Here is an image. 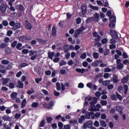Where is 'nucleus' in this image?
Masks as SVG:
<instances>
[{
  "label": "nucleus",
  "instance_id": "1",
  "mask_svg": "<svg viewBox=\"0 0 129 129\" xmlns=\"http://www.w3.org/2000/svg\"><path fill=\"white\" fill-rule=\"evenodd\" d=\"M124 90V93L125 94H126L127 93V90H128V87L127 86L124 85V88H122V86H120L118 88V90L119 91V92H121L122 90Z\"/></svg>",
  "mask_w": 129,
  "mask_h": 129
},
{
  "label": "nucleus",
  "instance_id": "2",
  "mask_svg": "<svg viewBox=\"0 0 129 129\" xmlns=\"http://www.w3.org/2000/svg\"><path fill=\"white\" fill-rule=\"evenodd\" d=\"M92 121H91V120H89L87 122L84 123V128H87V127L89 128L92 126Z\"/></svg>",
  "mask_w": 129,
  "mask_h": 129
},
{
  "label": "nucleus",
  "instance_id": "3",
  "mask_svg": "<svg viewBox=\"0 0 129 129\" xmlns=\"http://www.w3.org/2000/svg\"><path fill=\"white\" fill-rule=\"evenodd\" d=\"M16 8L17 9V10H19L20 12L19 13V17H20V16H21L22 15V12H23V11H24V7L23 6V5H17L16 6Z\"/></svg>",
  "mask_w": 129,
  "mask_h": 129
},
{
  "label": "nucleus",
  "instance_id": "4",
  "mask_svg": "<svg viewBox=\"0 0 129 129\" xmlns=\"http://www.w3.org/2000/svg\"><path fill=\"white\" fill-rule=\"evenodd\" d=\"M7 9H8V7L5 5H2L0 7V11L2 14H5V13H6Z\"/></svg>",
  "mask_w": 129,
  "mask_h": 129
},
{
  "label": "nucleus",
  "instance_id": "5",
  "mask_svg": "<svg viewBox=\"0 0 129 129\" xmlns=\"http://www.w3.org/2000/svg\"><path fill=\"white\" fill-rule=\"evenodd\" d=\"M61 85L62 91H64V90H65V87H69V86H70V84H69V83L67 82H65L64 85L63 83H61Z\"/></svg>",
  "mask_w": 129,
  "mask_h": 129
},
{
  "label": "nucleus",
  "instance_id": "6",
  "mask_svg": "<svg viewBox=\"0 0 129 129\" xmlns=\"http://www.w3.org/2000/svg\"><path fill=\"white\" fill-rule=\"evenodd\" d=\"M81 9H82V14L83 16L84 17V16H85V14H86L87 12V8L86 7V6L84 5H82L81 6Z\"/></svg>",
  "mask_w": 129,
  "mask_h": 129
},
{
  "label": "nucleus",
  "instance_id": "7",
  "mask_svg": "<svg viewBox=\"0 0 129 129\" xmlns=\"http://www.w3.org/2000/svg\"><path fill=\"white\" fill-rule=\"evenodd\" d=\"M89 110V111H99V109L95 107L94 105H91L90 109Z\"/></svg>",
  "mask_w": 129,
  "mask_h": 129
},
{
  "label": "nucleus",
  "instance_id": "8",
  "mask_svg": "<svg viewBox=\"0 0 129 129\" xmlns=\"http://www.w3.org/2000/svg\"><path fill=\"white\" fill-rule=\"evenodd\" d=\"M25 27L26 29H28V30H31L32 29V24L29 23L28 21L25 20Z\"/></svg>",
  "mask_w": 129,
  "mask_h": 129
},
{
  "label": "nucleus",
  "instance_id": "9",
  "mask_svg": "<svg viewBox=\"0 0 129 129\" xmlns=\"http://www.w3.org/2000/svg\"><path fill=\"white\" fill-rule=\"evenodd\" d=\"M10 82V78H3L2 84L3 85H7Z\"/></svg>",
  "mask_w": 129,
  "mask_h": 129
},
{
  "label": "nucleus",
  "instance_id": "10",
  "mask_svg": "<svg viewBox=\"0 0 129 129\" xmlns=\"http://www.w3.org/2000/svg\"><path fill=\"white\" fill-rule=\"evenodd\" d=\"M21 28V23H15L14 26L12 28V30H18V29H20Z\"/></svg>",
  "mask_w": 129,
  "mask_h": 129
},
{
  "label": "nucleus",
  "instance_id": "11",
  "mask_svg": "<svg viewBox=\"0 0 129 129\" xmlns=\"http://www.w3.org/2000/svg\"><path fill=\"white\" fill-rule=\"evenodd\" d=\"M17 97H18V93L13 92L11 94V98L13 100H16Z\"/></svg>",
  "mask_w": 129,
  "mask_h": 129
},
{
  "label": "nucleus",
  "instance_id": "12",
  "mask_svg": "<svg viewBox=\"0 0 129 129\" xmlns=\"http://www.w3.org/2000/svg\"><path fill=\"white\" fill-rule=\"evenodd\" d=\"M99 14L95 13L93 17V18H94L93 20L96 21V22H98V20H99Z\"/></svg>",
  "mask_w": 129,
  "mask_h": 129
},
{
  "label": "nucleus",
  "instance_id": "13",
  "mask_svg": "<svg viewBox=\"0 0 129 129\" xmlns=\"http://www.w3.org/2000/svg\"><path fill=\"white\" fill-rule=\"evenodd\" d=\"M101 115V113L100 112H96L92 116V119H95V118H98Z\"/></svg>",
  "mask_w": 129,
  "mask_h": 129
},
{
  "label": "nucleus",
  "instance_id": "14",
  "mask_svg": "<svg viewBox=\"0 0 129 129\" xmlns=\"http://www.w3.org/2000/svg\"><path fill=\"white\" fill-rule=\"evenodd\" d=\"M93 35L95 38H97L95 39V41L98 42L100 39V36L98 35V34L97 32H93Z\"/></svg>",
  "mask_w": 129,
  "mask_h": 129
},
{
  "label": "nucleus",
  "instance_id": "15",
  "mask_svg": "<svg viewBox=\"0 0 129 129\" xmlns=\"http://www.w3.org/2000/svg\"><path fill=\"white\" fill-rule=\"evenodd\" d=\"M111 81L114 82V83H117L118 82V80L117 79V76L114 75L113 76V78L111 79Z\"/></svg>",
  "mask_w": 129,
  "mask_h": 129
},
{
  "label": "nucleus",
  "instance_id": "16",
  "mask_svg": "<svg viewBox=\"0 0 129 129\" xmlns=\"http://www.w3.org/2000/svg\"><path fill=\"white\" fill-rule=\"evenodd\" d=\"M110 35L113 38H116V37H117V33L114 30L110 31Z\"/></svg>",
  "mask_w": 129,
  "mask_h": 129
},
{
  "label": "nucleus",
  "instance_id": "17",
  "mask_svg": "<svg viewBox=\"0 0 129 129\" xmlns=\"http://www.w3.org/2000/svg\"><path fill=\"white\" fill-rule=\"evenodd\" d=\"M110 22L115 23L116 22V19L115 16H112L110 17Z\"/></svg>",
  "mask_w": 129,
  "mask_h": 129
},
{
  "label": "nucleus",
  "instance_id": "18",
  "mask_svg": "<svg viewBox=\"0 0 129 129\" xmlns=\"http://www.w3.org/2000/svg\"><path fill=\"white\" fill-rule=\"evenodd\" d=\"M76 71L78 72V73H81V74H83V73L85 72V69H76Z\"/></svg>",
  "mask_w": 129,
  "mask_h": 129
},
{
  "label": "nucleus",
  "instance_id": "19",
  "mask_svg": "<svg viewBox=\"0 0 129 129\" xmlns=\"http://www.w3.org/2000/svg\"><path fill=\"white\" fill-rule=\"evenodd\" d=\"M89 7L90 9H92V10H94V11H98V10H99V8L97 6H94L93 5H90Z\"/></svg>",
  "mask_w": 129,
  "mask_h": 129
},
{
  "label": "nucleus",
  "instance_id": "20",
  "mask_svg": "<svg viewBox=\"0 0 129 129\" xmlns=\"http://www.w3.org/2000/svg\"><path fill=\"white\" fill-rule=\"evenodd\" d=\"M97 103V99H96V98H93L92 101L90 102V104L91 105H94L95 103Z\"/></svg>",
  "mask_w": 129,
  "mask_h": 129
},
{
  "label": "nucleus",
  "instance_id": "21",
  "mask_svg": "<svg viewBox=\"0 0 129 129\" xmlns=\"http://www.w3.org/2000/svg\"><path fill=\"white\" fill-rule=\"evenodd\" d=\"M82 32V30L81 29H78L75 31L74 36L75 37H78V35H80V33Z\"/></svg>",
  "mask_w": 129,
  "mask_h": 129
},
{
  "label": "nucleus",
  "instance_id": "22",
  "mask_svg": "<svg viewBox=\"0 0 129 129\" xmlns=\"http://www.w3.org/2000/svg\"><path fill=\"white\" fill-rule=\"evenodd\" d=\"M54 55H55V52H48V57L49 58V59H51L52 60V59H53V56H54Z\"/></svg>",
  "mask_w": 129,
  "mask_h": 129
},
{
  "label": "nucleus",
  "instance_id": "23",
  "mask_svg": "<svg viewBox=\"0 0 129 129\" xmlns=\"http://www.w3.org/2000/svg\"><path fill=\"white\" fill-rule=\"evenodd\" d=\"M100 125L103 127H106V125H107L106 122H105V121L102 120L100 121Z\"/></svg>",
  "mask_w": 129,
  "mask_h": 129
},
{
  "label": "nucleus",
  "instance_id": "24",
  "mask_svg": "<svg viewBox=\"0 0 129 129\" xmlns=\"http://www.w3.org/2000/svg\"><path fill=\"white\" fill-rule=\"evenodd\" d=\"M52 35L53 36V37H56V28L55 26H53L52 28Z\"/></svg>",
  "mask_w": 129,
  "mask_h": 129
},
{
  "label": "nucleus",
  "instance_id": "25",
  "mask_svg": "<svg viewBox=\"0 0 129 129\" xmlns=\"http://www.w3.org/2000/svg\"><path fill=\"white\" fill-rule=\"evenodd\" d=\"M26 104H27V101L26 99H23L21 104V107L22 108H24L25 106H26Z\"/></svg>",
  "mask_w": 129,
  "mask_h": 129
},
{
  "label": "nucleus",
  "instance_id": "26",
  "mask_svg": "<svg viewBox=\"0 0 129 129\" xmlns=\"http://www.w3.org/2000/svg\"><path fill=\"white\" fill-rule=\"evenodd\" d=\"M99 64V61L96 60L92 63V66H93L94 67H97V66H98Z\"/></svg>",
  "mask_w": 129,
  "mask_h": 129
},
{
  "label": "nucleus",
  "instance_id": "27",
  "mask_svg": "<svg viewBox=\"0 0 129 129\" xmlns=\"http://www.w3.org/2000/svg\"><path fill=\"white\" fill-rule=\"evenodd\" d=\"M93 56L94 59H98V58H99V54L97 52L93 53Z\"/></svg>",
  "mask_w": 129,
  "mask_h": 129
},
{
  "label": "nucleus",
  "instance_id": "28",
  "mask_svg": "<svg viewBox=\"0 0 129 129\" xmlns=\"http://www.w3.org/2000/svg\"><path fill=\"white\" fill-rule=\"evenodd\" d=\"M110 83V81L107 80V81H104L102 82V85H104V86H107L108 84Z\"/></svg>",
  "mask_w": 129,
  "mask_h": 129
},
{
  "label": "nucleus",
  "instance_id": "29",
  "mask_svg": "<svg viewBox=\"0 0 129 129\" xmlns=\"http://www.w3.org/2000/svg\"><path fill=\"white\" fill-rule=\"evenodd\" d=\"M31 106L34 108L38 107V106H39V103L36 102H33L31 104Z\"/></svg>",
  "mask_w": 129,
  "mask_h": 129
},
{
  "label": "nucleus",
  "instance_id": "30",
  "mask_svg": "<svg viewBox=\"0 0 129 129\" xmlns=\"http://www.w3.org/2000/svg\"><path fill=\"white\" fill-rule=\"evenodd\" d=\"M128 80V77L126 76V77L124 78L123 79H122V83H126Z\"/></svg>",
  "mask_w": 129,
  "mask_h": 129
},
{
  "label": "nucleus",
  "instance_id": "31",
  "mask_svg": "<svg viewBox=\"0 0 129 129\" xmlns=\"http://www.w3.org/2000/svg\"><path fill=\"white\" fill-rule=\"evenodd\" d=\"M22 46H23L22 43H19L18 44H17L16 46V49H17V50H19L20 51H21V50L23 49V48H21V47H22Z\"/></svg>",
  "mask_w": 129,
  "mask_h": 129
},
{
  "label": "nucleus",
  "instance_id": "32",
  "mask_svg": "<svg viewBox=\"0 0 129 129\" xmlns=\"http://www.w3.org/2000/svg\"><path fill=\"white\" fill-rule=\"evenodd\" d=\"M93 17H89L86 20V24H89V23H90V22H91L92 21H93Z\"/></svg>",
  "mask_w": 129,
  "mask_h": 129
},
{
  "label": "nucleus",
  "instance_id": "33",
  "mask_svg": "<svg viewBox=\"0 0 129 129\" xmlns=\"http://www.w3.org/2000/svg\"><path fill=\"white\" fill-rule=\"evenodd\" d=\"M18 83L19 88H23L24 87V83L21 82V81L19 80Z\"/></svg>",
  "mask_w": 129,
  "mask_h": 129
},
{
  "label": "nucleus",
  "instance_id": "34",
  "mask_svg": "<svg viewBox=\"0 0 129 129\" xmlns=\"http://www.w3.org/2000/svg\"><path fill=\"white\" fill-rule=\"evenodd\" d=\"M10 63V61L7 60V59H3L2 60V63L4 64V65H8Z\"/></svg>",
  "mask_w": 129,
  "mask_h": 129
},
{
  "label": "nucleus",
  "instance_id": "35",
  "mask_svg": "<svg viewBox=\"0 0 129 129\" xmlns=\"http://www.w3.org/2000/svg\"><path fill=\"white\" fill-rule=\"evenodd\" d=\"M59 66H63V65H66V64H67V63L66 62V61H65V60H61L59 62Z\"/></svg>",
  "mask_w": 129,
  "mask_h": 129
},
{
  "label": "nucleus",
  "instance_id": "36",
  "mask_svg": "<svg viewBox=\"0 0 129 129\" xmlns=\"http://www.w3.org/2000/svg\"><path fill=\"white\" fill-rule=\"evenodd\" d=\"M123 109V108L121 106H117L116 107V111H120L121 110H122Z\"/></svg>",
  "mask_w": 129,
  "mask_h": 129
},
{
  "label": "nucleus",
  "instance_id": "37",
  "mask_svg": "<svg viewBox=\"0 0 129 129\" xmlns=\"http://www.w3.org/2000/svg\"><path fill=\"white\" fill-rule=\"evenodd\" d=\"M117 69H122L123 68V64L122 63H118L117 65Z\"/></svg>",
  "mask_w": 129,
  "mask_h": 129
},
{
  "label": "nucleus",
  "instance_id": "38",
  "mask_svg": "<svg viewBox=\"0 0 129 129\" xmlns=\"http://www.w3.org/2000/svg\"><path fill=\"white\" fill-rule=\"evenodd\" d=\"M2 24L3 26H5V27H7L9 26V22H8V21L4 20L2 22Z\"/></svg>",
  "mask_w": 129,
  "mask_h": 129
},
{
  "label": "nucleus",
  "instance_id": "39",
  "mask_svg": "<svg viewBox=\"0 0 129 129\" xmlns=\"http://www.w3.org/2000/svg\"><path fill=\"white\" fill-rule=\"evenodd\" d=\"M17 44H18V41H14L11 44V46L12 47V48H15V47H16V46H17Z\"/></svg>",
  "mask_w": 129,
  "mask_h": 129
},
{
  "label": "nucleus",
  "instance_id": "40",
  "mask_svg": "<svg viewBox=\"0 0 129 129\" xmlns=\"http://www.w3.org/2000/svg\"><path fill=\"white\" fill-rule=\"evenodd\" d=\"M31 90H28L27 92V94H29V95L31 94H33L34 92H35V91L34 90V89L31 88Z\"/></svg>",
  "mask_w": 129,
  "mask_h": 129
},
{
  "label": "nucleus",
  "instance_id": "41",
  "mask_svg": "<svg viewBox=\"0 0 129 129\" xmlns=\"http://www.w3.org/2000/svg\"><path fill=\"white\" fill-rule=\"evenodd\" d=\"M7 43H1L0 44V49H4L7 47Z\"/></svg>",
  "mask_w": 129,
  "mask_h": 129
},
{
  "label": "nucleus",
  "instance_id": "42",
  "mask_svg": "<svg viewBox=\"0 0 129 129\" xmlns=\"http://www.w3.org/2000/svg\"><path fill=\"white\" fill-rule=\"evenodd\" d=\"M34 53L37 54V51H33L31 50L29 51V56H33Z\"/></svg>",
  "mask_w": 129,
  "mask_h": 129
},
{
  "label": "nucleus",
  "instance_id": "43",
  "mask_svg": "<svg viewBox=\"0 0 129 129\" xmlns=\"http://www.w3.org/2000/svg\"><path fill=\"white\" fill-rule=\"evenodd\" d=\"M109 54V49H106L104 52V56H107V55Z\"/></svg>",
  "mask_w": 129,
  "mask_h": 129
},
{
  "label": "nucleus",
  "instance_id": "44",
  "mask_svg": "<svg viewBox=\"0 0 129 129\" xmlns=\"http://www.w3.org/2000/svg\"><path fill=\"white\" fill-rule=\"evenodd\" d=\"M109 26L110 28H114L115 27V22H110Z\"/></svg>",
  "mask_w": 129,
  "mask_h": 129
},
{
  "label": "nucleus",
  "instance_id": "45",
  "mask_svg": "<svg viewBox=\"0 0 129 129\" xmlns=\"http://www.w3.org/2000/svg\"><path fill=\"white\" fill-rule=\"evenodd\" d=\"M100 103L102 105L104 106L107 104V101L106 100H101Z\"/></svg>",
  "mask_w": 129,
  "mask_h": 129
},
{
  "label": "nucleus",
  "instance_id": "46",
  "mask_svg": "<svg viewBox=\"0 0 129 129\" xmlns=\"http://www.w3.org/2000/svg\"><path fill=\"white\" fill-rule=\"evenodd\" d=\"M56 89L57 90H60L61 89V85L59 83H56Z\"/></svg>",
  "mask_w": 129,
  "mask_h": 129
},
{
  "label": "nucleus",
  "instance_id": "47",
  "mask_svg": "<svg viewBox=\"0 0 129 129\" xmlns=\"http://www.w3.org/2000/svg\"><path fill=\"white\" fill-rule=\"evenodd\" d=\"M41 81H42V78L35 79V82L37 83V84H39V83L41 82Z\"/></svg>",
  "mask_w": 129,
  "mask_h": 129
},
{
  "label": "nucleus",
  "instance_id": "48",
  "mask_svg": "<svg viewBox=\"0 0 129 129\" xmlns=\"http://www.w3.org/2000/svg\"><path fill=\"white\" fill-rule=\"evenodd\" d=\"M116 95L118 99H119V100H122V97L121 96V95H119V94L117 93H116Z\"/></svg>",
  "mask_w": 129,
  "mask_h": 129
},
{
  "label": "nucleus",
  "instance_id": "49",
  "mask_svg": "<svg viewBox=\"0 0 129 129\" xmlns=\"http://www.w3.org/2000/svg\"><path fill=\"white\" fill-rule=\"evenodd\" d=\"M77 122V119L72 120L70 121L71 124H75Z\"/></svg>",
  "mask_w": 129,
  "mask_h": 129
},
{
  "label": "nucleus",
  "instance_id": "50",
  "mask_svg": "<svg viewBox=\"0 0 129 129\" xmlns=\"http://www.w3.org/2000/svg\"><path fill=\"white\" fill-rule=\"evenodd\" d=\"M44 125H45V120H43L42 121H41L39 124V126L40 127H43V126H44Z\"/></svg>",
  "mask_w": 129,
  "mask_h": 129
},
{
  "label": "nucleus",
  "instance_id": "51",
  "mask_svg": "<svg viewBox=\"0 0 129 129\" xmlns=\"http://www.w3.org/2000/svg\"><path fill=\"white\" fill-rule=\"evenodd\" d=\"M86 53H84L80 56L81 59H85L86 58Z\"/></svg>",
  "mask_w": 129,
  "mask_h": 129
},
{
  "label": "nucleus",
  "instance_id": "52",
  "mask_svg": "<svg viewBox=\"0 0 129 129\" xmlns=\"http://www.w3.org/2000/svg\"><path fill=\"white\" fill-rule=\"evenodd\" d=\"M76 23L79 24L81 23V18H78L76 20Z\"/></svg>",
  "mask_w": 129,
  "mask_h": 129
},
{
  "label": "nucleus",
  "instance_id": "53",
  "mask_svg": "<svg viewBox=\"0 0 129 129\" xmlns=\"http://www.w3.org/2000/svg\"><path fill=\"white\" fill-rule=\"evenodd\" d=\"M23 54H28L29 53V50L27 49H23L22 51Z\"/></svg>",
  "mask_w": 129,
  "mask_h": 129
},
{
  "label": "nucleus",
  "instance_id": "54",
  "mask_svg": "<svg viewBox=\"0 0 129 129\" xmlns=\"http://www.w3.org/2000/svg\"><path fill=\"white\" fill-rule=\"evenodd\" d=\"M46 120L47 122L50 123L52 121V120H53V118H52V117L50 116L47 118Z\"/></svg>",
  "mask_w": 129,
  "mask_h": 129
},
{
  "label": "nucleus",
  "instance_id": "55",
  "mask_svg": "<svg viewBox=\"0 0 129 129\" xmlns=\"http://www.w3.org/2000/svg\"><path fill=\"white\" fill-rule=\"evenodd\" d=\"M15 21H11L10 23H9V25L10 26H11V27H13V28H14V27L15 26Z\"/></svg>",
  "mask_w": 129,
  "mask_h": 129
},
{
  "label": "nucleus",
  "instance_id": "56",
  "mask_svg": "<svg viewBox=\"0 0 129 129\" xmlns=\"http://www.w3.org/2000/svg\"><path fill=\"white\" fill-rule=\"evenodd\" d=\"M94 125H95V126L98 127V126H99V122H98V121L97 120H96L94 123Z\"/></svg>",
  "mask_w": 129,
  "mask_h": 129
},
{
  "label": "nucleus",
  "instance_id": "57",
  "mask_svg": "<svg viewBox=\"0 0 129 129\" xmlns=\"http://www.w3.org/2000/svg\"><path fill=\"white\" fill-rule=\"evenodd\" d=\"M29 64H28L26 62H23L22 63H21V67L22 68H24V67H26V66H28Z\"/></svg>",
  "mask_w": 129,
  "mask_h": 129
},
{
  "label": "nucleus",
  "instance_id": "58",
  "mask_svg": "<svg viewBox=\"0 0 129 129\" xmlns=\"http://www.w3.org/2000/svg\"><path fill=\"white\" fill-rule=\"evenodd\" d=\"M111 74H109L108 73H105L104 75V78H108V77H109L110 76H111Z\"/></svg>",
  "mask_w": 129,
  "mask_h": 129
},
{
  "label": "nucleus",
  "instance_id": "59",
  "mask_svg": "<svg viewBox=\"0 0 129 129\" xmlns=\"http://www.w3.org/2000/svg\"><path fill=\"white\" fill-rule=\"evenodd\" d=\"M101 118L102 119H105L106 118V114L102 113L101 115Z\"/></svg>",
  "mask_w": 129,
  "mask_h": 129
},
{
  "label": "nucleus",
  "instance_id": "60",
  "mask_svg": "<svg viewBox=\"0 0 129 129\" xmlns=\"http://www.w3.org/2000/svg\"><path fill=\"white\" fill-rule=\"evenodd\" d=\"M110 44H114L116 43V40L115 39H111L110 41Z\"/></svg>",
  "mask_w": 129,
  "mask_h": 129
},
{
  "label": "nucleus",
  "instance_id": "61",
  "mask_svg": "<svg viewBox=\"0 0 129 129\" xmlns=\"http://www.w3.org/2000/svg\"><path fill=\"white\" fill-rule=\"evenodd\" d=\"M84 87V84L82 83H80L79 84L78 88H83Z\"/></svg>",
  "mask_w": 129,
  "mask_h": 129
},
{
  "label": "nucleus",
  "instance_id": "62",
  "mask_svg": "<svg viewBox=\"0 0 129 129\" xmlns=\"http://www.w3.org/2000/svg\"><path fill=\"white\" fill-rule=\"evenodd\" d=\"M42 92L45 95H49V92H48L46 90H42Z\"/></svg>",
  "mask_w": 129,
  "mask_h": 129
},
{
  "label": "nucleus",
  "instance_id": "63",
  "mask_svg": "<svg viewBox=\"0 0 129 129\" xmlns=\"http://www.w3.org/2000/svg\"><path fill=\"white\" fill-rule=\"evenodd\" d=\"M22 73L21 71L19 72L16 74V77H17V78L21 77V75H22Z\"/></svg>",
  "mask_w": 129,
  "mask_h": 129
},
{
  "label": "nucleus",
  "instance_id": "64",
  "mask_svg": "<svg viewBox=\"0 0 129 129\" xmlns=\"http://www.w3.org/2000/svg\"><path fill=\"white\" fill-rule=\"evenodd\" d=\"M111 69L109 68H105L104 70V72H111Z\"/></svg>",
  "mask_w": 129,
  "mask_h": 129
}]
</instances>
